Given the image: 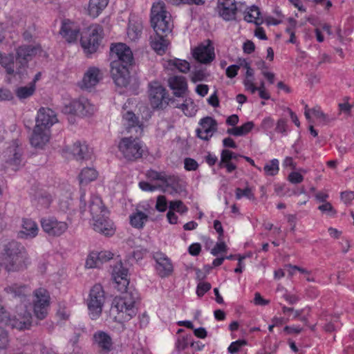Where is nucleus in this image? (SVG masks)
<instances>
[{"instance_id":"f257e3e1","label":"nucleus","mask_w":354,"mask_h":354,"mask_svg":"<svg viewBox=\"0 0 354 354\" xmlns=\"http://www.w3.org/2000/svg\"><path fill=\"white\" fill-rule=\"evenodd\" d=\"M128 270L123 267L121 262L117 263L113 267L112 277L117 284L116 288L122 292L113 300V308L118 313L117 317L124 322H128L134 317L138 310L140 301L138 291L132 287H128Z\"/></svg>"},{"instance_id":"f03ea898","label":"nucleus","mask_w":354,"mask_h":354,"mask_svg":"<svg viewBox=\"0 0 354 354\" xmlns=\"http://www.w3.org/2000/svg\"><path fill=\"white\" fill-rule=\"evenodd\" d=\"M111 73L118 87H126L130 82L129 67L131 66L133 57L130 48L125 44L118 43L111 47Z\"/></svg>"},{"instance_id":"7ed1b4c3","label":"nucleus","mask_w":354,"mask_h":354,"mask_svg":"<svg viewBox=\"0 0 354 354\" xmlns=\"http://www.w3.org/2000/svg\"><path fill=\"white\" fill-rule=\"evenodd\" d=\"M3 263L8 272L18 271L26 266L27 254L24 246L16 241H11L5 246Z\"/></svg>"},{"instance_id":"20e7f679","label":"nucleus","mask_w":354,"mask_h":354,"mask_svg":"<svg viewBox=\"0 0 354 354\" xmlns=\"http://www.w3.org/2000/svg\"><path fill=\"white\" fill-rule=\"evenodd\" d=\"M46 57V53L44 51L40 45H22L16 50L17 73L19 78L24 77L26 73L28 62L35 55Z\"/></svg>"},{"instance_id":"39448f33","label":"nucleus","mask_w":354,"mask_h":354,"mask_svg":"<svg viewBox=\"0 0 354 354\" xmlns=\"http://www.w3.org/2000/svg\"><path fill=\"white\" fill-rule=\"evenodd\" d=\"M151 26L156 34H165L171 31V16L165 10L164 2L153 4L151 17Z\"/></svg>"},{"instance_id":"423d86ee","label":"nucleus","mask_w":354,"mask_h":354,"mask_svg":"<svg viewBox=\"0 0 354 354\" xmlns=\"http://www.w3.org/2000/svg\"><path fill=\"white\" fill-rule=\"evenodd\" d=\"M141 136L134 135L122 138L118 143V150L127 161H136L143 156V143L140 140Z\"/></svg>"},{"instance_id":"0eeeda50","label":"nucleus","mask_w":354,"mask_h":354,"mask_svg":"<svg viewBox=\"0 0 354 354\" xmlns=\"http://www.w3.org/2000/svg\"><path fill=\"white\" fill-rule=\"evenodd\" d=\"M105 299L102 286L100 284L94 285L86 299L88 314L92 319H97L101 315Z\"/></svg>"},{"instance_id":"6e6552de","label":"nucleus","mask_w":354,"mask_h":354,"mask_svg":"<svg viewBox=\"0 0 354 354\" xmlns=\"http://www.w3.org/2000/svg\"><path fill=\"white\" fill-rule=\"evenodd\" d=\"M102 28L97 24L88 27L84 35L81 37L80 43L86 54H92L97 51L102 38Z\"/></svg>"},{"instance_id":"1a4fd4ad","label":"nucleus","mask_w":354,"mask_h":354,"mask_svg":"<svg viewBox=\"0 0 354 354\" xmlns=\"http://www.w3.org/2000/svg\"><path fill=\"white\" fill-rule=\"evenodd\" d=\"M3 158L6 167L12 170L17 171L24 166L23 149L17 141H13L6 149L3 153Z\"/></svg>"},{"instance_id":"9d476101","label":"nucleus","mask_w":354,"mask_h":354,"mask_svg":"<svg viewBox=\"0 0 354 354\" xmlns=\"http://www.w3.org/2000/svg\"><path fill=\"white\" fill-rule=\"evenodd\" d=\"M33 312L39 319H44L48 315L50 297L48 292L42 288L34 292Z\"/></svg>"},{"instance_id":"9b49d317","label":"nucleus","mask_w":354,"mask_h":354,"mask_svg":"<svg viewBox=\"0 0 354 354\" xmlns=\"http://www.w3.org/2000/svg\"><path fill=\"white\" fill-rule=\"evenodd\" d=\"M149 97L153 109H162L169 104L168 97L165 88L157 82L149 84Z\"/></svg>"},{"instance_id":"f8f14e48","label":"nucleus","mask_w":354,"mask_h":354,"mask_svg":"<svg viewBox=\"0 0 354 354\" xmlns=\"http://www.w3.org/2000/svg\"><path fill=\"white\" fill-rule=\"evenodd\" d=\"M95 107L86 98L80 97L71 100L68 104V113L77 117L93 115Z\"/></svg>"},{"instance_id":"ddd939ff","label":"nucleus","mask_w":354,"mask_h":354,"mask_svg":"<svg viewBox=\"0 0 354 354\" xmlns=\"http://www.w3.org/2000/svg\"><path fill=\"white\" fill-rule=\"evenodd\" d=\"M57 122V115L53 110L41 107L37 111L35 127L50 131L51 127Z\"/></svg>"},{"instance_id":"4468645a","label":"nucleus","mask_w":354,"mask_h":354,"mask_svg":"<svg viewBox=\"0 0 354 354\" xmlns=\"http://www.w3.org/2000/svg\"><path fill=\"white\" fill-rule=\"evenodd\" d=\"M153 259L156 261V270L160 277H167L173 273L172 262L165 254L161 252H154Z\"/></svg>"},{"instance_id":"2eb2a0df","label":"nucleus","mask_w":354,"mask_h":354,"mask_svg":"<svg viewBox=\"0 0 354 354\" xmlns=\"http://www.w3.org/2000/svg\"><path fill=\"white\" fill-rule=\"evenodd\" d=\"M200 128L196 129V133L198 138L208 141L217 131L218 124L213 118L207 116L199 121Z\"/></svg>"},{"instance_id":"dca6fc26","label":"nucleus","mask_w":354,"mask_h":354,"mask_svg":"<svg viewBox=\"0 0 354 354\" xmlns=\"http://www.w3.org/2000/svg\"><path fill=\"white\" fill-rule=\"evenodd\" d=\"M51 132L37 127H34L30 137L32 147L37 149H44L50 139Z\"/></svg>"},{"instance_id":"f3484780","label":"nucleus","mask_w":354,"mask_h":354,"mask_svg":"<svg viewBox=\"0 0 354 354\" xmlns=\"http://www.w3.org/2000/svg\"><path fill=\"white\" fill-rule=\"evenodd\" d=\"M113 253L108 251H93L88 255L85 266L87 268H97L113 258Z\"/></svg>"},{"instance_id":"a211bd4d","label":"nucleus","mask_w":354,"mask_h":354,"mask_svg":"<svg viewBox=\"0 0 354 354\" xmlns=\"http://www.w3.org/2000/svg\"><path fill=\"white\" fill-rule=\"evenodd\" d=\"M71 153L77 160H87L91 158L93 149L85 141H76L71 147Z\"/></svg>"},{"instance_id":"6ab92c4d","label":"nucleus","mask_w":354,"mask_h":354,"mask_svg":"<svg viewBox=\"0 0 354 354\" xmlns=\"http://www.w3.org/2000/svg\"><path fill=\"white\" fill-rule=\"evenodd\" d=\"M41 227L46 233L52 236H59L66 228L64 223L58 222L53 218H44L41 221Z\"/></svg>"},{"instance_id":"aec40b11","label":"nucleus","mask_w":354,"mask_h":354,"mask_svg":"<svg viewBox=\"0 0 354 354\" xmlns=\"http://www.w3.org/2000/svg\"><path fill=\"white\" fill-rule=\"evenodd\" d=\"M93 227L95 231L106 236H111L114 234L113 223L107 215L93 218Z\"/></svg>"},{"instance_id":"412c9836","label":"nucleus","mask_w":354,"mask_h":354,"mask_svg":"<svg viewBox=\"0 0 354 354\" xmlns=\"http://www.w3.org/2000/svg\"><path fill=\"white\" fill-rule=\"evenodd\" d=\"M5 291L10 298L19 300L26 307V297L30 293V289L28 286L12 284L6 287Z\"/></svg>"},{"instance_id":"4be33fe9","label":"nucleus","mask_w":354,"mask_h":354,"mask_svg":"<svg viewBox=\"0 0 354 354\" xmlns=\"http://www.w3.org/2000/svg\"><path fill=\"white\" fill-rule=\"evenodd\" d=\"M93 344L96 345L104 354L109 353L113 347L111 336L102 330L96 331L93 336Z\"/></svg>"},{"instance_id":"5701e85b","label":"nucleus","mask_w":354,"mask_h":354,"mask_svg":"<svg viewBox=\"0 0 354 354\" xmlns=\"http://www.w3.org/2000/svg\"><path fill=\"white\" fill-rule=\"evenodd\" d=\"M102 78V74L100 68L95 66H90L85 72L81 87L84 88H91L97 84Z\"/></svg>"},{"instance_id":"b1692460","label":"nucleus","mask_w":354,"mask_h":354,"mask_svg":"<svg viewBox=\"0 0 354 354\" xmlns=\"http://www.w3.org/2000/svg\"><path fill=\"white\" fill-rule=\"evenodd\" d=\"M70 338L69 343L74 348V351L79 350V342L86 335V328L84 324H70Z\"/></svg>"},{"instance_id":"393cba45","label":"nucleus","mask_w":354,"mask_h":354,"mask_svg":"<svg viewBox=\"0 0 354 354\" xmlns=\"http://www.w3.org/2000/svg\"><path fill=\"white\" fill-rule=\"evenodd\" d=\"M123 121L127 132L132 133L135 131V134H137V136H142L143 133L142 124L139 123L138 118L133 112H126L123 115Z\"/></svg>"},{"instance_id":"a878e982","label":"nucleus","mask_w":354,"mask_h":354,"mask_svg":"<svg viewBox=\"0 0 354 354\" xmlns=\"http://www.w3.org/2000/svg\"><path fill=\"white\" fill-rule=\"evenodd\" d=\"M88 208L92 218H97L100 216H106L109 214L107 209L103 204L102 198L97 195L93 194L91 196Z\"/></svg>"},{"instance_id":"bb28decb","label":"nucleus","mask_w":354,"mask_h":354,"mask_svg":"<svg viewBox=\"0 0 354 354\" xmlns=\"http://www.w3.org/2000/svg\"><path fill=\"white\" fill-rule=\"evenodd\" d=\"M162 183V189L164 192H168L169 194H173L178 193L182 190L180 180L177 176L165 174Z\"/></svg>"},{"instance_id":"cd10ccee","label":"nucleus","mask_w":354,"mask_h":354,"mask_svg":"<svg viewBox=\"0 0 354 354\" xmlns=\"http://www.w3.org/2000/svg\"><path fill=\"white\" fill-rule=\"evenodd\" d=\"M168 84L176 97H182L187 89V84L183 76H172L168 80Z\"/></svg>"},{"instance_id":"c85d7f7f","label":"nucleus","mask_w":354,"mask_h":354,"mask_svg":"<svg viewBox=\"0 0 354 354\" xmlns=\"http://www.w3.org/2000/svg\"><path fill=\"white\" fill-rule=\"evenodd\" d=\"M194 57L199 62L209 64L213 61L215 55L214 50L206 46H199L193 52Z\"/></svg>"},{"instance_id":"c756f323","label":"nucleus","mask_w":354,"mask_h":354,"mask_svg":"<svg viewBox=\"0 0 354 354\" xmlns=\"http://www.w3.org/2000/svg\"><path fill=\"white\" fill-rule=\"evenodd\" d=\"M39 228L36 223L30 219H24L19 237L21 239H32L38 234Z\"/></svg>"},{"instance_id":"7c9ffc66","label":"nucleus","mask_w":354,"mask_h":354,"mask_svg":"<svg viewBox=\"0 0 354 354\" xmlns=\"http://www.w3.org/2000/svg\"><path fill=\"white\" fill-rule=\"evenodd\" d=\"M0 64L6 70L8 75L15 77L19 75L17 73V66L14 62V56L12 54H3L0 52Z\"/></svg>"},{"instance_id":"2f4dec72","label":"nucleus","mask_w":354,"mask_h":354,"mask_svg":"<svg viewBox=\"0 0 354 354\" xmlns=\"http://www.w3.org/2000/svg\"><path fill=\"white\" fill-rule=\"evenodd\" d=\"M169 44L163 34L156 33V35L151 37V46L160 55L165 53Z\"/></svg>"},{"instance_id":"473e14b6","label":"nucleus","mask_w":354,"mask_h":354,"mask_svg":"<svg viewBox=\"0 0 354 354\" xmlns=\"http://www.w3.org/2000/svg\"><path fill=\"white\" fill-rule=\"evenodd\" d=\"M232 151L228 149H223L221 153V160L218 163L220 168L225 167L227 173H232L236 169V165L232 162Z\"/></svg>"},{"instance_id":"72a5a7b5","label":"nucleus","mask_w":354,"mask_h":354,"mask_svg":"<svg viewBox=\"0 0 354 354\" xmlns=\"http://www.w3.org/2000/svg\"><path fill=\"white\" fill-rule=\"evenodd\" d=\"M109 0H89L88 12L93 18L99 16L102 11L107 6Z\"/></svg>"},{"instance_id":"f704fd0d","label":"nucleus","mask_w":354,"mask_h":354,"mask_svg":"<svg viewBox=\"0 0 354 354\" xmlns=\"http://www.w3.org/2000/svg\"><path fill=\"white\" fill-rule=\"evenodd\" d=\"M130 224L137 229H142L148 220V215L140 210L136 209L129 216Z\"/></svg>"},{"instance_id":"c9c22d12","label":"nucleus","mask_w":354,"mask_h":354,"mask_svg":"<svg viewBox=\"0 0 354 354\" xmlns=\"http://www.w3.org/2000/svg\"><path fill=\"white\" fill-rule=\"evenodd\" d=\"M254 127V122L252 121H248L241 126L228 129L227 133L234 136H243L250 132Z\"/></svg>"},{"instance_id":"e433bc0d","label":"nucleus","mask_w":354,"mask_h":354,"mask_svg":"<svg viewBox=\"0 0 354 354\" xmlns=\"http://www.w3.org/2000/svg\"><path fill=\"white\" fill-rule=\"evenodd\" d=\"M35 90L36 86L34 85V83H29L28 85L17 87L15 92L17 98L22 100L31 97Z\"/></svg>"},{"instance_id":"4c0bfd02","label":"nucleus","mask_w":354,"mask_h":354,"mask_svg":"<svg viewBox=\"0 0 354 354\" xmlns=\"http://www.w3.org/2000/svg\"><path fill=\"white\" fill-rule=\"evenodd\" d=\"M97 171L93 167H86L82 169L79 175V180L81 185L87 184L95 180L97 177Z\"/></svg>"},{"instance_id":"58836bf2","label":"nucleus","mask_w":354,"mask_h":354,"mask_svg":"<svg viewBox=\"0 0 354 354\" xmlns=\"http://www.w3.org/2000/svg\"><path fill=\"white\" fill-rule=\"evenodd\" d=\"M260 15L259 8L257 6H252L245 12L244 19L249 23L259 24L262 22Z\"/></svg>"},{"instance_id":"ea45409f","label":"nucleus","mask_w":354,"mask_h":354,"mask_svg":"<svg viewBox=\"0 0 354 354\" xmlns=\"http://www.w3.org/2000/svg\"><path fill=\"white\" fill-rule=\"evenodd\" d=\"M217 12L221 17L225 21H231L235 19L237 8L232 7H216Z\"/></svg>"},{"instance_id":"a19ab883","label":"nucleus","mask_w":354,"mask_h":354,"mask_svg":"<svg viewBox=\"0 0 354 354\" xmlns=\"http://www.w3.org/2000/svg\"><path fill=\"white\" fill-rule=\"evenodd\" d=\"M266 176H274L279 173V162L277 159L274 158L266 163L263 167Z\"/></svg>"},{"instance_id":"79ce46f5","label":"nucleus","mask_w":354,"mask_h":354,"mask_svg":"<svg viewBox=\"0 0 354 354\" xmlns=\"http://www.w3.org/2000/svg\"><path fill=\"white\" fill-rule=\"evenodd\" d=\"M181 110L184 114L188 117H192L195 115L197 111L195 104L189 98L183 100L181 104Z\"/></svg>"},{"instance_id":"37998d69","label":"nucleus","mask_w":354,"mask_h":354,"mask_svg":"<svg viewBox=\"0 0 354 354\" xmlns=\"http://www.w3.org/2000/svg\"><path fill=\"white\" fill-rule=\"evenodd\" d=\"M168 66L174 67L182 73H187L189 71L190 66L189 62L179 59H170L168 61Z\"/></svg>"},{"instance_id":"c03bdc74","label":"nucleus","mask_w":354,"mask_h":354,"mask_svg":"<svg viewBox=\"0 0 354 354\" xmlns=\"http://www.w3.org/2000/svg\"><path fill=\"white\" fill-rule=\"evenodd\" d=\"M142 30L141 24H130L127 29V35L131 40L135 41L141 36Z\"/></svg>"},{"instance_id":"a18cd8bd","label":"nucleus","mask_w":354,"mask_h":354,"mask_svg":"<svg viewBox=\"0 0 354 354\" xmlns=\"http://www.w3.org/2000/svg\"><path fill=\"white\" fill-rule=\"evenodd\" d=\"M243 197H245L246 198L251 201L255 200L254 194L252 192V189L249 187H246L245 189L238 187L235 189L236 199L240 200Z\"/></svg>"},{"instance_id":"49530a36","label":"nucleus","mask_w":354,"mask_h":354,"mask_svg":"<svg viewBox=\"0 0 354 354\" xmlns=\"http://www.w3.org/2000/svg\"><path fill=\"white\" fill-rule=\"evenodd\" d=\"M80 28L73 27V24L68 20V43L75 42L80 36Z\"/></svg>"},{"instance_id":"de8ad7c7","label":"nucleus","mask_w":354,"mask_h":354,"mask_svg":"<svg viewBox=\"0 0 354 354\" xmlns=\"http://www.w3.org/2000/svg\"><path fill=\"white\" fill-rule=\"evenodd\" d=\"M169 209L183 214L187 211V207L184 205L181 201H173L169 203Z\"/></svg>"},{"instance_id":"09e8293b","label":"nucleus","mask_w":354,"mask_h":354,"mask_svg":"<svg viewBox=\"0 0 354 354\" xmlns=\"http://www.w3.org/2000/svg\"><path fill=\"white\" fill-rule=\"evenodd\" d=\"M244 86L245 89L250 91L251 93H254L257 91L266 90L264 82H261L260 86L259 87H257L254 84V82H252L250 80H247L244 82Z\"/></svg>"},{"instance_id":"8fccbe9b","label":"nucleus","mask_w":354,"mask_h":354,"mask_svg":"<svg viewBox=\"0 0 354 354\" xmlns=\"http://www.w3.org/2000/svg\"><path fill=\"white\" fill-rule=\"evenodd\" d=\"M189 344H191L192 346L194 344L190 342V337H181L178 338L176 342V347L179 351H183L188 346Z\"/></svg>"},{"instance_id":"3c124183","label":"nucleus","mask_w":354,"mask_h":354,"mask_svg":"<svg viewBox=\"0 0 354 354\" xmlns=\"http://www.w3.org/2000/svg\"><path fill=\"white\" fill-rule=\"evenodd\" d=\"M247 344V342L244 339H238L235 342L231 343V344L228 347V351L231 354H234L237 353L240 348L243 346Z\"/></svg>"},{"instance_id":"603ef678","label":"nucleus","mask_w":354,"mask_h":354,"mask_svg":"<svg viewBox=\"0 0 354 354\" xmlns=\"http://www.w3.org/2000/svg\"><path fill=\"white\" fill-rule=\"evenodd\" d=\"M227 250V246L222 240L219 241V242L216 243L214 247L212 249L211 254L214 256H217L220 253L226 252Z\"/></svg>"},{"instance_id":"864d4df0","label":"nucleus","mask_w":354,"mask_h":354,"mask_svg":"<svg viewBox=\"0 0 354 354\" xmlns=\"http://www.w3.org/2000/svg\"><path fill=\"white\" fill-rule=\"evenodd\" d=\"M211 289V284L208 282L201 281L196 288V294L199 297H203Z\"/></svg>"},{"instance_id":"5fc2aeb1","label":"nucleus","mask_w":354,"mask_h":354,"mask_svg":"<svg viewBox=\"0 0 354 354\" xmlns=\"http://www.w3.org/2000/svg\"><path fill=\"white\" fill-rule=\"evenodd\" d=\"M165 172H158L157 171L149 169L147 171L146 176L148 178L153 180H160L162 181L163 178H165Z\"/></svg>"},{"instance_id":"6e6d98bb","label":"nucleus","mask_w":354,"mask_h":354,"mask_svg":"<svg viewBox=\"0 0 354 354\" xmlns=\"http://www.w3.org/2000/svg\"><path fill=\"white\" fill-rule=\"evenodd\" d=\"M275 131L276 132L281 133L284 136L286 135L288 132L287 120L283 118L279 119L277 121Z\"/></svg>"},{"instance_id":"4d7b16f0","label":"nucleus","mask_w":354,"mask_h":354,"mask_svg":"<svg viewBox=\"0 0 354 354\" xmlns=\"http://www.w3.org/2000/svg\"><path fill=\"white\" fill-rule=\"evenodd\" d=\"M167 208V203L165 196H159L157 198L156 209L159 212H165Z\"/></svg>"},{"instance_id":"13d9d810","label":"nucleus","mask_w":354,"mask_h":354,"mask_svg":"<svg viewBox=\"0 0 354 354\" xmlns=\"http://www.w3.org/2000/svg\"><path fill=\"white\" fill-rule=\"evenodd\" d=\"M169 3L174 5H179L180 3L183 4H196V5H202L205 2V0H167Z\"/></svg>"},{"instance_id":"bf43d9fd","label":"nucleus","mask_w":354,"mask_h":354,"mask_svg":"<svg viewBox=\"0 0 354 354\" xmlns=\"http://www.w3.org/2000/svg\"><path fill=\"white\" fill-rule=\"evenodd\" d=\"M185 169L187 171H196L198 167V162L193 158H187L184 161Z\"/></svg>"},{"instance_id":"052dcab7","label":"nucleus","mask_w":354,"mask_h":354,"mask_svg":"<svg viewBox=\"0 0 354 354\" xmlns=\"http://www.w3.org/2000/svg\"><path fill=\"white\" fill-rule=\"evenodd\" d=\"M9 339L8 333L0 327V349H4L8 345Z\"/></svg>"},{"instance_id":"680f3d73","label":"nucleus","mask_w":354,"mask_h":354,"mask_svg":"<svg viewBox=\"0 0 354 354\" xmlns=\"http://www.w3.org/2000/svg\"><path fill=\"white\" fill-rule=\"evenodd\" d=\"M318 209L322 212L328 214L329 215H334L336 214V211L334 209L332 205L328 202H326L324 204L319 205Z\"/></svg>"},{"instance_id":"e2e57ef3","label":"nucleus","mask_w":354,"mask_h":354,"mask_svg":"<svg viewBox=\"0 0 354 354\" xmlns=\"http://www.w3.org/2000/svg\"><path fill=\"white\" fill-rule=\"evenodd\" d=\"M288 180L293 184H298L304 180L303 176L297 171L291 172L288 176Z\"/></svg>"},{"instance_id":"0e129e2a","label":"nucleus","mask_w":354,"mask_h":354,"mask_svg":"<svg viewBox=\"0 0 354 354\" xmlns=\"http://www.w3.org/2000/svg\"><path fill=\"white\" fill-rule=\"evenodd\" d=\"M239 68L240 66H237L236 64L228 66L225 71L226 75L230 78L234 77L237 75Z\"/></svg>"},{"instance_id":"69168bd1","label":"nucleus","mask_w":354,"mask_h":354,"mask_svg":"<svg viewBox=\"0 0 354 354\" xmlns=\"http://www.w3.org/2000/svg\"><path fill=\"white\" fill-rule=\"evenodd\" d=\"M283 330L289 335L299 334L303 330V328L299 326H286L284 327Z\"/></svg>"},{"instance_id":"338daca9","label":"nucleus","mask_w":354,"mask_h":354,"mask_svg":"<svg viewBox=\"0 0 354 354\" xmlns=\"http://www.w3.org/2000/svg\"><path fill=\"white\" fill-rule=\"evenodd\" d=\"M341 198L346 204L350 203L354 200V192H343L341 193Z\"/></svg>"},{"instance_id":"774afa93","label":"nucleus","mask_w":354,"mask_h":354,"mask_svg":"<svg viewBox=\"0 0 354 354\" xmlns=\"http://www.w3.org/2000/svg\"><path fill=\"white\" fill-rule=\"evenodd\" d=\"M254 49H255V46H254V44L252 41L247 40L245 42L243 43V50L244 53H245L247 54H251L252 53H253L254 51Z\"/></svg>"}]
</instances>
